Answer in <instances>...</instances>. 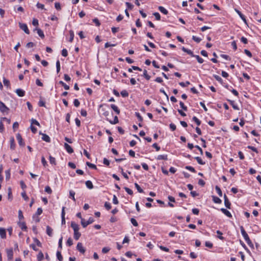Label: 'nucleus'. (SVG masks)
<instances>
[{"mask_svg": "<svg viewBox=\"0 0 261 261\" xmlns=\"http://www.w3.org/2000/svg\"><path fill=\"white\" fill-rule=\"evenodd\" d=\"M94 222V219L90 217L87 221H85L84 219H82L81 224L83 227H86L87 225L92 224Z\"/></svg>", "mask_w": 261, "mask_h": 261, "instance_id": "nucleus-1", "label": "nucleus"}, {"mask_svg": "<svg viewBox=\"0 0 261 261\" xmlns=\"http://www.w3.org/2000/svg\"><path fill=\"white\" fill-rule=\"evenodd\" d=\"M9 109L2 101H0V111L2 113H8Z\"/></svg>", "mask_w": 261, "mask_h": 261, "instance_id": "nucleus-2", "label": "nucleus"}, {"mask_svg": "<svg viewBox=\"0 0 261 261\" xmlns=\"http://www.w3.org/2000/svg\"><path fill=\"white\" fill-rule=\"evenodd\" d=\"M19 28L22 30L27 34H30V31L28 29V26L25 23H19Z\"/></svg>", "mask_w": 261, "mask_h": 261, "instance_id": "nucleus-3", "label": "nucleus"}, {"mask_svg": "<svg viewBox=\"0 0 261 261\" xmlns=\"http://www.w3.org/2000/svg\"><path fill=\"white\" fill-rule=\"evenodd\" d=\"M76 249L77 250L80 251L81 253L84 254L86 250L85 248L83 246V244L82 243L79 242L76 246Z\"/></svg>", "mask_w": 261, "mask_h": 261, "instance_id": "nucleus-4", "label": "nucleus"}, {"mask_svg": "<svg viewBox=\"0 0 261 261\" xmlns=\"http://www.w3.org/2000/svg\"><path fill=\"white\" fill-rule=\"evenodd\" d=\"M7 255L9 260H11L13 259V252L12 248L7 249Z\"/></svg>", "mask_w": 261, "mask_h": 261, "instance_id": "nucleus-5", "label": "nucleus"}, {"mask_svg": "<svg viewBox=\"0 0 261 261\" xmlns=\"http://www.w3.org/2000/svg\"><path fill=\"white\" fill-rule=\"evenodd\" d=\"M39 134L42 135V139L43 141H44L46 142H48V143L50 142V139L48 135H47L45 134H43V133H41V132H39Z\"/></svg>", "mask_w": 261, "mask_h": 261, "instance_id": "nucleus-6", "label": "nucleus"}, {"mask_svg": "<svg viewBox=\"0 0 261 261\" xmlns=\"http://www.w3.org/2000/svg\"><path fill=\"white\" fill-rule=\"evenodd\" d=\"M16 139L18 141V144L21 146H24V143L23 142L22 138L20 134H17L16 135Z\"/></svg>", "mask_w": 261, "mask_h": 261, "instance_id": "nucleus-7", "label": "nucleus"}, {"mask_svg": "<svg viewBox=\"0 0 261 261\" xmlns=\"http://www.w3.org/2000/svg\"><path fill=\"white\" fill-rule=\"evenodd\" d=\"M224 204H225V206L227 208L230 209V206H231V203L230 202L228 198H227V197L226 196V195L225 194L224 196Z\"/></svg>", "mask_w": 261, "mask_h": 261, "instance_id": "nucleus-8", "label": "nucleus"}, {"mask_svg": "<svg viewBox=\"0 0 261 261\" xmlns=\"http://www.w3.org/2000/svg\"><path fill=\"white\" fill-rule=\"evenodd\" d=\"M64 147L67 151V152L69 153H72L73 152V149L72 148V147L67 143H65L64 144Z\"/></svg>", "mask_w": 261, "mask_h": 261, "instance_id": "nucleus-9", "label": "nucleus"}, {"mask_svg": "<svg viewBox=\"0 0 261 261\" xmlns=\"http://www.w3.org/2000/svg\"><path fill=\"white\" fill-rule=\"evenodd\" d=\"M0 236L3 239L6 238V231L5 228L0 227Z\"/></svg>", "mask_w": 261, "mask_h": 261, "instance_id": "nucleus-10", "label": "nucleus"}, {"mask_svg": "<svg viewBox=\"0 0 261 261\" xmlns=\"http://www.w3.org/2000/svg\"><path fill=\"white\" fill-rule=\"evenodd\" d=\"M65 207H62V213H61V218H62V220H61V223H62V225H63V224H65Z\"/></svg>", "mask_w": 261, "mask_h": 261, "instance_id": "nucleus-11", "label": "nucleus"}, {"mask_svg": "<svg viewBox=\"0 0 261 261\" xmlns=\"http://www.w3.org/2000/svg\"><path fill=\"white\" fill-rule=\"evenodd\" d=\"M182 50L186 53H187L188 55H190L191 57H193L195 56V55H194L193 51L191 50L190 49H188L185 47H182L181 48Z\"/></svg>", "mask_w": 261, "mask_h": 261, "instance_id": "nucleus-12", "label": "nucleus"}, {"mask_svg": "<svg viewBox=\"0 0 261 261\" xmlns=\"http://www.w3.org/2000/svg\"><path fill=\"white\" fill-rule=\"evenodd\" d=\"M16 93L20 97H22L25 94V91L21 89H16Z\"/></svg>", "mask_w": 261, "mask_h": 261, "instance_id": "nucleus-13", "label": "nucleus"}, {"mask_svg": "<svg viewBox=\"0 0 261 261\" xmlns=\"http://www.w3.org/2000/svg\"><path fill=\"white\" fill-rule=\"evenodd\" d=\"M71 227L73 228V231L79 230V226L74 222L72 221L71 223Z\"/></svg>", "mask_w": 261, "mask_h": 261, "instance_id": "nucleus-14", "label": "nucleus"}, {"mask_svg": "<svg viewBox=\"0 0 261 261\" xmlns=\"http://www.w3.org/2000/svg\"><path fill=\"white\" fill-rule=\"evenodd\" d=\"M246 242H247V243L248 244V245L250 247H251L252 248H253V243L251 242V240H250L249 239V237L248 236V235L247 234V233L246 232Z\"/></svg>", "mask_w": 261, "mask_h": 261, "instance_id": "nucleus-15", "label": "nucleus"}, {"mask_svg": "<svg viewBox=\"0 0 261 261\" xmlns=\"http://www.w3.org/2000/svg\"><path fill=\"white\" fill-rule=\"evenodd\" d=\"M221 211L227 217L229 218L232 217L231 213L226 209L222 208H221Z\"/></svg>", "mask_w": 261, "mask_h": 261, "instance_id": "nucleus-16", "label": "nucleus"}, {"mask_svg": "<svg viewBox=\"0 0 261 261\" xmlns=\"http://www.w3.org/2000/svg\"><path fill=\"white\" fill-rule=\"evenodd\" d=\"M107 120L109 121V122L112 124H115L119 122L118 118L117 116H115L114 118V120H109L108 118H107Z\"/></svg>", "mask_w": 261, "mask_h": 261, "instance_id": "nucleus-17", "label": "nucleus"}, {"mask_svg": "<svg viewBox=\"0 0 261 261\" xmlns=\"http://www.w3.org/2000/svg\"><path fill=\"white\" fill-rule=\"evenodd\" d=\"M111 108L117 114L119 115L120 113V111L119 108L115 105L112 104Z\"/></svg>", "mask_w": 261, "mask_h": 261, "instance_id": "nucleus-18", "label": "nucleus"}, {"mask_svg": "<svg viewBox=\"0 0 261 261\" xmlns=\"http://www.w3.org/2000/svg\"><path fill=\"white\" fill-rule=\"evenodd\" d=\"M53 229L49 226H46V233L49 236L52 237L53 236Z\"/></svg>", "mask_w": 261, "mask_h": 261, "instance_id": "nucleus-19", "label": "nucleus"}, {"mask_svg": "<svg viewBox=\"0 0 261 261\" xmlns=\"http://www.w3.org/2000/svg\"><path fill=\"white\" fill-rule=\"evenodd\" d=\"M156 159L158 160H168L167 155H166V154L159 155L157 156Z\"/></svg>", "mask_w": 261, "mask_h": 261, "instance_id": "nucleus-20", "label": "nucleus"}, {"mask_svg": "<svg viewBox=\"0 0 261 261\" xmlns=\"http://www.w3.org/2000/svg\"><path fill=\"white\" fill-rule=\"evenodd\" d=\"M86 187L89 189H92L93 188V185L92 182L90 180H87L85 182Z\"/></svg>", "mask_w": 261, "mask_h": 261, "instance_id": "nucleus-21", "label": "nucleus"}, {"mask_svg": "<svg viewBox=\"0 0 261 261\" xmlns=\"http://www.w3.org/2000/svg\"><path fill=\"white\" fill-rule=\"evenodd\" d=\"M81 236V233L79 231V230H76L74 231V238L76 240H78Z\"/></svg>", "mask_w": 261, "mask_h": 261, "instance_id": "nucleus-22", "label": "nucleus"}, {"mask_svg": "<svg viewBox=\"0 0 261 261\" xmlns=\"http://www.w3.org/2000/svg\"><path fill=\"white\" fill-rule=\"evenodd\" d=\"M35 30L37 31V34L41 38H43L44 37V33L40 29L36 28Z\"/></svg>", "mask_w": 261, "mask_h": 261, "instance_id": "nucleus-23", "label": "nucleus"}, {"mask_svg": "<svg viewBox=\"0 0 261 261\" xmlns=\"http://www.w3.org/2000/svg\"><path fill=\"white\" fill-rule=\"evenodd\" d=\"M158 9L160 10V11L163 13L164 14L167 15L168 13V11L162 6H159Z\"/></svg>", "mask_w": 261, "mask_h": 261, "instance_id": "nucleus-24", "label": "nucleus"}, {"mask_svg": "<svg viewBox=\"0 0 261 261\" xmlns=\"http://www.w3.org/2000/svg\"><path fill=\"white\" fill-rule=\"evenodd\" d=\"M213 200L216 203L220 204L222 202L221 200L218 197L213 196Z\"/></svg>", "mask_w": 261, "mask_h": 261, "instance_id": "nucleus-25", "label": "nucleus"}, {"mask_svg": "<svg viewBox=\"0 0 261 261\" xmlns=\"http://www.w3.org/2000/svg\"><path fill=\"white\" fill-rule=\"evenodd\" d=\"M194 159L197 161L198 163L200 165H204L205 163L202 161V160L201 159V158L199 156H196L194 158Z\"/></svg>", "mask_w": 261, "mask_h": 261, "instance_id": "nucleus-26", "label": "nucleus"}, {"mask_svg": "<svg viewBox=\"0 0 261 261\" xmlns=\"http://www.w3.org/2000/svg\"><path fill=\"white\" fill-rule=\"evenodd\" d=\"M44 257V255L41 251H40L38 254L37 255V260L38 261H41Z\"/></svg>", "mask_w": 261, "mask_h": 261, "instance_id": "nucleus-27", "label": "nucleus"}, {"mask_svg": "<svg viewBox=\"0 0 261 261\" xmlns=\"http://www.w3.org/2000/svg\"><path fill=\"white\" fill-rule=\"evenodd\" d=\"M59 84L61 85L62 86H63V87L64 88V89L65 90H67L69 89V86L68 85H67V84H66L65 83H64L63 81H59Z\"/></svg>", "mask_w": 261, "mask_h": 261, "instance_id": "nucleus-28", "label": "nucleus"}, {"mask_svg": "<svg viewBox=\"0 0 261 261\" xmlns=\"http://www.w3.org/2000/svg\"><path fill=\"white\" fill-rule=\"evenodd\" d=\"M69 35H70V38H69V41L70 42H72L73 40L74 36L73 31L72 30L69 31Z\"/></svg>", "mask_w": 261, "mask_h": 261, "instance_id": "nucleus-29", "label": "nucleus"}, {"mask_svg": "<svg viewBox=\"0 0 261 261\" xmlns=\"http://www.w3.org/2000/svg\"><path fill=\"white\" fill-rule=\"evenodd\" d=\"M3 83L5 86H7V87H10V82L8 80L6 79V78H3Z\"/></svg>", "mask_w": 261, "mask_h": 261, "instance_id": "nucleus-30", "label": "nucleus"}, {"mask_svg": "<svg viewBox=\"0 0 261 261\" xmlns=\"http://www.w3.org/2000/svg\"><path fill=\"white\" fill-rule=\"evenodd\" d=\"M102 114L105 117H107L109 116V112L107 111L105 108L101 109Z\"/></svg>", "mask_w": 261, "mask_h": 261, "instance_id": "nucleus-31", "label": "nucleus"}, {"mask_svg": "<svg viewBox=\"0 0 261 261\" xmlns=\"http://www.w3.org/2000/svg\"><path fill=\"white\" fill-rule=\"evenodd\" d=\"M57 257L59 261L63 260V257L61 255V253L60 251H58L57 252Z\"/></svg>", "mask_w": 261, "mask_h": 261, "instance_id": "nucleus-32", "label": "nucleus"}, {"mask_svg": "<svg viewBox=\"0 0 261 261\" xmlns=\"http://www.w3.org/2000/svg\"><path fill=\"white\" fill-rule=\"evenodd\" d=\"M194 57L196 58L198 62L200 64L204 62L203 59L198 55H195Z\"/></svg>", "mask_w": 261, "mask_h": 261, "instance_id": "nucleus-33", "label": "nucleus"}, {"mask_svg": "<svg viewBox=\"0 0 261 261\" xmlns=\"http://www.w3.org/2000/svg\"><path fill=\"white\" fill-rule=\"evenodd\" d=\"M215 189L219 196L221 197L222 196V192L221 191V189L218 186H216L215 187Z\"/></svg>", "mask_w": 261, "mask_h": 261, "instance_id": "nucleus-34", "label": "nucleus"}, {"mask_svg": "<svg viewBox=\"0 0 261 261\" xmlns=\"http://www.w3.org/2000/svg\"><path fill=\"white\" fill-rule=\"evenodd\" d=\"M193 120L195 122L196 124L199 126L201 124V121L199 120L196 116H194L192 118Z\"/></svg>", "mask_w": 261, "mask_h": 261, "instance_id": "nucleus-35", "label": "nucleus"}, {"mask_svg": "<svg viewBox=\"0 0 261 261\" xmlns=\"http://www.w3.org/2000/svg\"><path fill=\"white\" fill-rule=\"evenodd\" d=\"M86 165L90 168L93 169H96L97 167L96 166L93 164H92L89 162H87Z\"/></svg>", "mask_w": 261, "mask_h": 261, "instance_id": "nucleus-36", "label": "nucleus"}, {"mask_svg": "<svg viewBox=\"0 0 261 261\" xmlns=\"http://www.w3.org/2000/svg\"><path fill=\"white\" fill-rule=\"evenodd\" d=\"M143 76L147 80H149L150 79V76L147 74L146 70H144L143 72Z\"/></svg>", "mask_w": 261, "mask_h": 261, "instance_id": "nucleus-37", "label": "nucleus"}, {"mask_svg": "<svg viewBox=\"0 0 261 261\" xmlns=\"http://www.w3.org/2000/svg\"><path fill=\"white\" fill-rule=\"evenodd\" d=\"M135 187L136 188V189H137L139 193H143L144 192L143 189H141V188L140 187V186L137 183H135Z\"/></svg>", "mask_w": 261, "mask_h": 261, "instance_id": "nucleus-38", "label": "nucleus"}, {"mask_svg": "<svg viewBox=\"0 0 261 261\" xmlns=\"http://www.w3.org/2000/svg\"><path fill=\"white\" fill-rule=\"evenodd\" d=\"M121 95L122 97H126L128 96V93L127 92V91L126 90H122L121 92Z\"/></svg>", "mask_w": 261, "mask_h": 261, "instance_id": "nucleus-39", "label": "nucleus"}, {"mask_svg": "<svg viewBox=\"0 0 261 261\" xmlns=\"http://www.w3.org/2000/svg\"><path fill=\"white\" fill-rule=\"evenodd\" d=\"M45 192L47 193L50 194L52 193V190L49 186H46L45 188Z\"/></svg>", "mask_w": 261, "mask_h": 261, "instance_id": "nucleus-40", "label": "nucleus"}, {"mask_svg": "<svg viewBox=\"0 0 261 261\" xmlns=\"http://www.w3.org/2000/svg\"><path fill=\"white\" fill-rule=\"evenodd\" d=\"M19 226L21 227L22 230H26L27 227L24 222L20 223Z\"/></svg>", "mask_w": 261, "mask_h": 261, "instance_id": "nucleus-41", "label": "nucleus"}, {"mask_svg": "<svg viewBox=\"0 0 261 261\" xmlns=\"http://www.w3.org/2000/svg\"><path fill=\"white\" fill-rule=\"evenodd\" d=\"M190 83L189 81H187L186 83L184 82H180L179 83V85L182 87H187L188 85H190Z\"/></svg>", "mask_w": 261, "mask_h": 261, "instance_id": "nucleus-42", "label": "nucleus"}, {"mask_svg": "<svg viewBox=\"0 0 261 261\" xmlns=\"http://www.w3.org/2000/svg\"><path fill=\"white\" fill-rule=\"evenodd\" d=\"M69 195H70V197H71L73 199V200L74 201H75V199L74 197L75 192L71 190L69 191Z\"/></svg>", "mask_w": 261, "mask_h": 261, "instance_id": "nucleus-43", "label": "nucleus"}, {"mask_svg": "<svg viewBox=\"0 0 261 261\" xmlns=\"http://www.w3.org/2000/svg\"><path fill=\"white\" fill-rule=\"evenodd\" d=\"M185 168L192 172H196V170H195V169L192 167V166H186Z\"/></svg>", "mask_w": 261, "mask_h": 261, "instance_id": "nucleus-44", "label": "nucleus"}, {"mask_svg": "<svg viewBox=\"0 0 261 261\" xmlns=\"http://www.w3.org/2000/svg\"><path fill=\"white\" fill-rule=\"evenodd\" d=\"M15 147V142H14V140L13 138H12L11 140L10 148L11 149L13 150V149H14Z\"/></svg>", "mask_w": 261, "mask_h": 261, "instance_id": "nucleus-45", "label": "nucleus"}, {"mask_svg": "<svg viewBox=\"0 0 261 261\" xmlns=\"http://www.w3.org/2000/svg\"><path fill=\"white\" fill-rule=\"evenodd\" d=\"M135 115H136V117H137V118L138 119V120L140 122H142L143 121V119L142 117L141 116V115L139 113L136 112Z\"/></svg>", "mask_w": 261, "mask_h": 261, "instance_id": "nucleus-46", "label": "nucleus"}, {"mask_svg": "<svg viewBox=\"0 0 261 261\" xmlns=\"http://www.w3.org/2000/svg\"><path fill=\"white\" fill-rule=\"evenodd\" d=\"M130 222L131 223H132V224L135 226H138V222L134 218H131L130 219Z\"/></svg>", "mask_w": 261, "mask_h": 261, "instance_id": "nucleus-47", "label": "nucleus"}, {"mask_svg": "<svg viewBox=\"0 0 261 261\" xmlns=\"http://www.w3.org/2000/svg\"><path fill=\"white\" fill-rule=\"evenodd\" d=\"M49 162L51 164L56 165V159L51 156H49Z\"/></svg>", "mask_w": 261, "mask_h": 261, "instance_id": "nucleus-48", "label": "nucleus"}, {"mask_svg": "<svg viewBox=\"0 0 261 261\" xmlns=\"http://www.w3.org/2000/svg\"><path fill=\"white\" fill-rule=\"evenodd\" d=\"M236 11L240 15L242 19L245 22V16L240 11L236 9Z\"/></svg>", "mask_w": 261, "mask_h": 261, "instance_id": "nucleus-49", "label": "nucleus"}, {"mask_svg": "<svg viewBox=\"0 0 261 261\" xmlns=\"http://www.w3.org/2000/svg\"><path fill=\"white\" fill-rule=\"evenodd\" d=\"M56 68H57V72L59 73L60 71V63L59 60H58L56 62Z\"/></svg>", "mask_w": 261, "mask_h": 261, "instance_id": "nucleus-50", "label": "nucleus"}, {"mask_svg": "<svg viewBox=\"0 0 261 261\" xmlns=\"http://www.w3.org/2000/svg\"><path fill=\"white\" fill-rule=\"evenodd\" d=\"M192 39L193 40H194L195 42H196L197 43H199L201 41V39L199 38V37H197L195 36H192Z\"/></svg>", "mask_w": 261, "mask_h": 261, "instance_id": "nucleus-51", "label": "nucleus"}, {"mask_svg": "<svg viewBox=\"0 0 261 261\" xmlns=\"http://www.w3.org/2000/svg\"><path fill=\"white\" fill-rule=\"evenodd\" d=\"M124 190L128 194L131 195L133 194V192L130 189L127 187H124Z\"/></svg>", "mask_w": 261, "mask_h": 261, "instance_id": "nucleus-52", "label": "nucleus"}, {"mask_svg": "<svg viewBox=\"0 0 261 261\" xmlns=\"http://www.w3.org/2000/svg\"><path fill=\"white\" fill-rule=\"evenodd\" d=\"M31 123L32 124H35V125H36L38 126H40V123L38 122V121H37L36 119H32L31 120Z\"/></svg>", "mask_w": 261, "mask_h": 261, "instance_id": "nucleus-53", "label": "nucleus"}, {"mask_svg": "<svg viewBox=\"0 0 261 261\" xmlns=\"http://www.w3.org/2000/svg\"><path fill=\"white\" fill-rule=\"evenodd\" d=\"M66 244L69 246H71L73 244V241L71 238L68 239Z\"/></svg>", "mask_w": 261, "mask_h": 261, "instance_id": "nucleus-54", "label": "nucleus"}, {"mask_svg": "<svg viewBox=\"0 0 261 261\" xmlns=\"http://www.w3.org/2000/svg\"><path fill=\"white\" fill-rule=\"evenodd\" d=\"M6 173V179H9L10 177V170H7L5 171Z\"/></svg>", "mask_w": 261, "mask_h": 261, "instance_id": "nucleus-55", "label": "nucleus"}, {"mask_svg": "<svg viewBox=\"0 0 261 261\" xmlns=\"http://www.w3.org/2000/svg\"><path fill=\"white\" fill-rule=\"evenodd\" d=\"M105 207L107 210H109L111 208V204L108 202H106L105 203Z\"/></svg>", "mask_w": 261, "mask_h": 261, "instance_id": "nucleus-56", "label": "nucleus"}, {"mask_svg": "<svg viewBox=\"0 0 261 261\" xmlns=\"http://www.w3.org/2000/svg\"><path fill=\"white\" fill-rule=\"evenodd\" d=\"M93 22L95 23V25L97 27H99L100 25V23L99 20L97 18L93 19Z\"/></svg>", "mask_w": 261, "mask_h": 261, "instance_id": "nucleus-57", "label": "nucleus"}, {"mask_svg": "<svg viewBox=\"0 0 261 261\" xmlns=\"http://www.w3.org/2000/svg\"><path fill=\"white\" fill-rule=\"evenodd\" d=\"M62 55L64 57H66L68 56V52L66 49L64 48L62 49Z\"/></svg>", "mask_w": 261, "mask_h": 261, "instance_id": "nucleus-58", "label": "nucleus"}, {"mask_svg": "<svg viewBox=\"0 0 261 261\" xmlns=\"http://www.w3.org/2000/svg\"><path fill=\"white\" fill-rule=\"evenodd\" d=\"M179 105L180 107L184 110V111H187L188 108L186 106H185L184 103L182 101L179 102Z\"/></svg>", "mask_w": 261, "mask_h": 261, "instance_id": "nucleus-59", "label": "nucleus"}, {"mask_svg": "<svg viewBox=\"0 0 261 261\" xmlns=\"http://www.w3.org/2000/svg\"><path fill=\"white\" fill-rule=\"evenodd\" d=\"M153 14L154 16V17L156 20H160L161 16H160V14L158 12H155Z\"/></svg>", "mask_w": 261, "mask_h": 261, "instance_id": "nucleus-60", "label": "nucleus"}, {"mask_svg": "<svg viewBox=\"0 0 261 261\" xmlns=\"http://www.w3.org/2000/svg\"><path fill=\"white\" fill-rule=\"evenodd\" d=\"M113 202L115 204H117L118 203V200L116 195H113Z\"/></svg>", "mask_w": 261, "mask_h": 261, "instance_id": "nucleus-61", "label": "nucleus"}, {"mask_svg": "<svg viewBox=\"0 0 261 261\" xmlns=\"http://www.w3.org/2000/svg\"><path fill=\"white\" fill-rule=\"evenodd\" d=\"M73 103L74 106L76 107H78L80 105V102L77 99H75L74 100Z\"/></svg>", "mask_w": 261, "mask_h": 261, "instance_id": "nucleus-62", "label": "nucleus"}, {"mask_svg": "<svg viewBox=\"0 0 261 261\" xmlns=\"http://www.w3.org/2000/svg\"><path fill=\"white\" fill-rule=\"evenodd\" d=\"M21 196L25 200H28L29 197L25 192L21 193Z\"/></svg>", "mask_w": 261, "mask_h": 261, "instance_id": "nucleus-63", "label": "nucleus"}, {"mask_svg": "<svg viewBox=\"0 0 261 261\" xmlns=\"http://www.w3.org/2000/svg\"><path fill=\"white\" fill-rule=\"evenodd\" d=\"M198 184L201 186L203 187L205 185V182L203 179H199L198 180Z\"/></svg>", "mask_w": 261, "mask_h": 261, "instance_id": "nucleus-64", "label": "nucleus"}]
</instances>
